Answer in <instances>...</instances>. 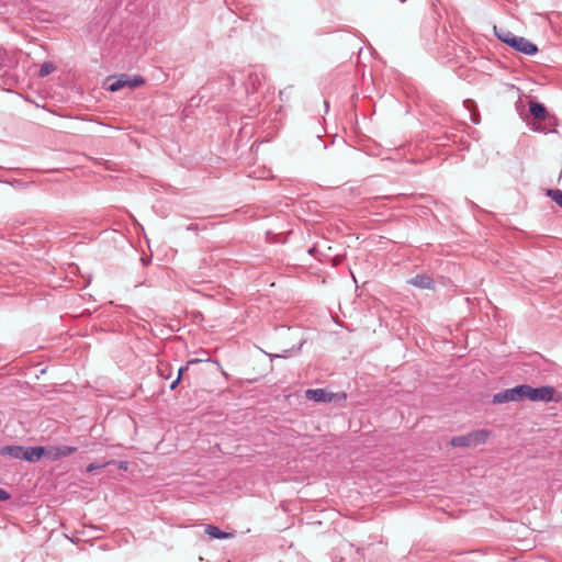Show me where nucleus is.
Here are the masks:
<instances>
[{
  "instance_id": "f257e3e1",
  "label": "nucleus",
  "mask_w": 562,
  "mask_h": 562,
  "mask_svg": "<svg viewBox=\"0 0 562 562\" xmlns=\"http://www.w3.org/2000/svg\"><path fill=\"white\" fill-rule=\"evenodd\" d=\"M490 436V431L485 429H479L465 435L456 436L450 440V445L457 448H470L476 447L477 445H482L486 442Z\"/></svg>"
},
{
  "instance_id": "f03ea898",
  "label": "nucleus",
  "mask_w": 562,
  "mask_h": 562,
  "mask_svg": "<svg viewBox=\"0 0 562 562\" xmlns=\"http://www.w3.org/2000/svg\"><path fill=\"white\" fill-rule=\"evenodd\" d=\"M554 393L555 389L550 385L532 387L529 384H525V400L533 402H551L553 401Z\"/></svg>"
},
{
  "instance_id": "7ed1b4c3",
  "label": "nucleus",
  "mask_w": 562,
  "mask_h": 562,
  "mask_svg": "<svg viewBox=\"0 0 562 562\" xmlns=\"http://www.w3.org/2000/svg\"><path fill=\"white\" fill-rule=\"evenodd\" d=\"M525 384L517 385L512 389L504 390L494 394L493 403L503 404L507 402H518L525 400Z\"/></svg>"
},
{
  "instance_id": "20e7f679",
  "label": "nucleus",
  "mask_w": 562,
  "mask_h": 562,
  "mask_svg": "<svg viewBox=\"0 0 562 562\" xmlns=\"http://www.w3.org/2000/svg\"><path fill=\"white\" fill-rule=\"evenodd\" d=\"M510 47L519 53H522V54L529 55V56H532L538 52L537 45L531 43L530 41H528L527 38H525L522 36H517L513 41V44L510 45Z\"/></svg>"
},
{
  "instance_id": "39448f33",
  "label": "nucleus",
  "mask_w": 562,
  "mask_h": 562,
  "mask_svg": "<svg viewBox=\"0 0 562 562\" xmlns=\"http://www.w3.org/2000/svg\"><path fill=\"white\" fill-rule=\"evenodd\" d=\"M22 460L29 462H36L41 460L43 457L47 458V447L36 446V447H24V453L21 454Z\"/></svg>"
},
{
  "instance_id": "423d86ee",
  "label": "nucleus",
  "mask_w": 562,
  "mask_h": 562,
  "mask_svg": "<svg viewBox=\"0 0 562 562\" xmlns=\"http://www.w3.org/2000/svg\"><path fill=\"white\" fill-rule=\"evenodd\" d=\"M529 113L538 121L555 120V115L549 114L546 106L540 102L530 101Z\"/></svg>"
},
{
  "instance_id": "0eeeda50",
  "label": "nucleus",
  "mask_w": 562,
  "mask_h": 562,
  "mask_svg": "<svg viewBox=\"0 0 562 562\" xmlns=\"http://www.w3.org/2000/svg\"><path fill=\"white\" fill-rule=\"evenodd\" d=\"M77 451L76 447L71 446H53L47 447V458L56 460L59 458L68 457Z\"/></svg>"
},
{
  "instance_id": "6e6552de",
  "label": "nucleus",
  "mask_w": 562,
  "mask_h": 562,
  "mask_svg": "<svg viewBox=\"0 0 562 562\" xmlns=\"http://www.w3.org/2000/svg\"><path fill=\"white\" fill-rule=\"evenodd\" d=\"M305 396L307 400L318 403H329L334 397L331 393H327L324 389H308L305 392Z\"/></svg>"
},
{
  "instance_id": "1a4fd4ad",
  "label": "nucleus",
  "mask_w": 562,
  "mask_h": 562,
  "mask_svg": "<svg viewBox=\"0 0 562 562\" xmlns=\"http://www.w3.org/2000/svg\"><path fill=\"white\" fill-rule=\"evenodd\" d=\"M408 283L418 289H434L435 282L428 274H417L408 280Z\"/></svg>"
},
{
  "instance_id": "9d476101",
  "label": "nucleus",
  "mask_w": 562,
  "mask_h": 562,
  "mask_svg": "<svg viewBox=\"0 0 562 562\" xmlns=\"http://www.w3.org/2000/svg\"><path fill=\"white\" fill-rule=\"evenodd\" d=\"M24 453V447L23 446H4L0 448V456H8L13 459H22V456Z\"/></svg>"
},
{
  "instance_id": "9b49d317",
  "label": "nucleus",
  "mask_w": 562,
  "mask_h": 562,
  "mask_svg": "<svg viewBox=\"0 0 562 562\" xmlns=\"http://www.w3.org/2000/svg\"><path fill=\"white\" fill-rule=\"evenodd\" d=\"M494 31L497 38L503 43L507 44L508 46H510L513 44V41L517 37V35L507 30H497V27H494Z\"/></svg>"
},
{
  "instance_id": "f8f14e48",
  "label": "nucleus",
  "mask_w": 562,
  "mask_h": 562,
  "mask_svg": "<svg viewBox=\"0 0 562 562\" xmlns=\"http://www.w3.org/2000/svg\"><path fill=\"white\" fill-rule=\"evenodd\" d=\"M205 533L215 539H227L233 537L232 533L225 532L212 525L206 526Z\"/></svg>"
},
{
  "instance_id": "ddd939ff",
  "label": "nucleus",
  "mask_w": 562,
  "mask_h": 562,
  "mask_svg": "<svg viewBox=\"0 0 562 562\" xmlns=\"http://www.w3.org/2000/svg\"><path fill=\"white\" fill-rule=\"evenodd\" d=\"M124 87H130V77L126 75H122L120 78L115 79L112 83H110L109 90L114 92L119 91Z\"/></svg>"
},
{
  "instance_id": "4468645a",
  "label": "nucleus",
  "mask_w": 562,
  "mask_h": 562,
  "mask_svg": "<svg viewBox=\"0 0 562 562\" xmlns=\"http://www.w3.org/2000/svg\"><path fill=\"white\" fill-rule=\"evenodd\" d=\"M56 70V66L52 61H45L41 65L38 77L44 78Z\"/></svg>"
},
{
  "instance_id": "2eb2a0df",
  "label": "nucleus",
  "mask_w": 562,
  "mask_h": 562,
  "mask_svg": "<svg viewBox=\"0 0 562 562\" xmlns=\"http://www.w3.org/2000/svg\"><path fill=\"white\" fill-rule=\"evenodd\" d=\"M552 201H554L559 206L562 207V190L559 189H548L546 193Z\"/></svg>"
},
{
  "instance_id": "dca6fc26",
  "label": "nucleus",
  "mask_w": 562,
  "mask_h": 562,
  "mask_svg": "<svg viewBox=\"0 0 562 562\" xmlns=\"http://www.w3.org/2000/svg\"><path fill=\"white\" fill-rule=\"evenodd\" d=\"M110 463H111V462H103V463H90V464L87 467L86 471H87L88 473H91V472H93L94 470L105 468V467H106L108 464H110Z\"/></svg>"
},
{
  "instance_id": "f3484780",
  "label": "nucleus",
  "mask_w": 562,
  "mask_h": 562,
  "mask_svg": "<svg viewBox=\"0 0 562 562\" xmlns=\"http://www.w3.org/2000/svg\"><path fill=\"white\" fill-rule=\"evenodd\" d=\"M144 83V79L140 77H130V88H136Z\"/></svg>"
},
{
  "instance_id": "a211bd4d",
  "label": "nucleus",
  "mask_w": 562,
  "mask_h": 562,
  "mask_svg": "<svg viewBox=\"0 0 562 562\" xmlns=\"http://www.w3.org/2000/svg\"><path fill=\"white\" fill-rule=\"evenodd\" d=\"M10 498V494L0 487V502L8 501Z\"/></svg>"
},
{
  "instance_id": "6ab92c4d",
  "label": "nucleus",
  "mask_w": 562,
  "mask_h": 562,
  "mask_svg": "<svg viewBox=\"0 0 562 562\" xmlns=\"http://www.w3.org/2000/svg\"><path fill=\"white\" fill-rule=\"evenodd\" d=\"M187 370H188V366L179 368L177 376H180V380H181L184 371H187Z\"/></svg>"
},
{
  "instance_id": "aec40b11",
  "label": "nucleus",
  "mask_w": 562,
  "mask_h": 562,
  "mask_svg": "<svg viewBox=\"0 0 562 562\" xmlns=\"http://www.w3.org/2000/svg\"><path fill=\"white\" fill-rule=\"evenodd\" d=\"M180 381V376H177V379L170 384V389L175 390Z\"/></svg>"
},
{
  "instance_id": "412c9836",
  "label": "nucleus",
  "mask_w": 562,
  "mask_h": 562,
  "mask_svg": "<svg viewBox=\"0 0 562 562\" xmlns=\"http://www.w3.org/2000/svg\"><path fill=\"white\" fill-rule=\"evenodd\" d=\"M202 360L201 359H198V358H194V359H190L188 362H187V366H191V364H195V363H199L201 362Z\"/></svg>"
},
{
  "instance_id": "4be33fe9",
  "label": "nucleus",
  "mask_w": 562,
  "mask_h": 562,
  "mask_svg": "<svg viewBox=\"0 0 562 562\" xmlns=\"http://www.w3.org/2000/svg\"><path fill=\"white\" fill-rule=\"evenodd\" d=\"M188 231H196L198 229V225L196 224H190L188 227H187Z\"/></svg>"
},
{
  "instance_id": "5701e85b",
  "label": "nucleus",
  "mask_w": 562,
  "mask_h": 562,
  "mask_svg": "<svg viewBox=\"0 0 562 562\" xmlns=\"http://www.w3.org/2000/svg\"><path fill=\"white\" fill-rule=\"evenodd\" d=\"M547 121H548L549 125H554V126L557 125V119L555 120L550 119V120H547Z\"/></svg>"
},
{
  "instance_id": "b1692460",
  "label": "nucleus",
  "mask_w": 562,
  "mask_h": 562,
  "mask_svg": "<svg viewBox=\"0 0 562 562\" xmlns=\"http://www.w3.org/2000/svg\"><path fill=\"white\" fill-rule=\"evenodd\" d=\"M120 468L125 470V469H126V463H125V462H123V461H121V462H120Z\"/></svg>"
},
{
  "instance_id": "393cba45",
  "label": "nucleus",
  "mask_w": 562,
  "mask_h": 562,
  "mask_svg": "<svg viewBox=\"0 0 562 562\" xmlns=\"http://www.w3.org/2000/svg\"><path fill=\"white\" fill-rule=\"evenodd\" d=\"M406 0H401V2H405Z\"/></svg>"
}]
</instances>
